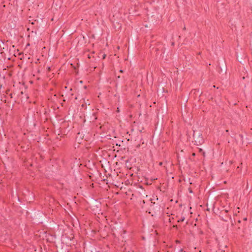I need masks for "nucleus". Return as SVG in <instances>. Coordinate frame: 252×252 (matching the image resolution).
<instances>
[{
	"label": "nucleus",
	"instance_id": "nucleus-1",
	"mask_svg": "<svg viewBox=\"0 0 252 252\" xmlns=\"http://www.w3.org/2000/svg\"><path fill=\"white\" fill-rule=\"evenodd\" d=\"M193 137L194 144L196 145H200L204 143V139L200 131L193 130Z\"/></svg>",
	"mask_w": 252,
	"mask_h": 252
},
{
	"label": "nucleus",
	"instance_id": "nucleus-2",
	"mask_svg": "<svg viewBox=\"0 0 252 252\" xmlns=\"http://www.w3.org/2000/svg\"><path fill=\"white\" fill-rule=\"evenodd\" d=\"M228 212L227 210H223L220 212L219 217L221 220L227 221L229 219H231V216L228 214Z\"/></svg>",
	"mask_w": 252,
	"mask_h": 252
},
{
	"label": "nucleus",
	"instance_id": "nucleus-3",
	"mask_svg": "<svg viewBox=\"0 0 252 252\" xmlns=\"http://www.w3.org/2000/svg\"><path fill=\"white\" fill-rule=\"evenodd\" d=\"M218 71H219V72L220 73H221L222 72L226 73V66L225 63H224V64L223 66L222 67V68H221V67H219Z\"/></svg>",
	"mask_w": 252,
	"mask_h": 252
},
{
	"label": "nucleus",
	"instance_id": "nucleus-4",
	"mask_svg": "<svg viewBox=\"0 0 252 252\" xmlns=\"http://www.w3.org/2000/svg\"><path fill=\"white\" fill-rule=\"evenodd\" d=\"M155 204V202H154V203H153V206H151V207H153V210H155V212H156V211H159V209H160V208H159V207H157V208H155L154 207V205Z\"/></svg>",
	"mask_w": 252,
	"mask_h": 252
},
{
	"label": "nucleus",
	"instance_id": "nucleus-5",
	"mask_svg": "<svg viewBox=\"0 0 252 252\" xmlns=\"http://www.w3.org/2000/svg\"><path fill=\"white\" fill-rule=\"evenodd\" d=\"M2 44H4V41L3 40H0V51H2V49H4V47H3L2 49L1 48V45Z\"/></svg>",
	"mask_w": 252,
	"mask_h": 252
},
{
	"label": "nucleus",
	"instance_id": "nucleus-6",
	"mask_svg": "<svg viewBox=\"0 0 252 252\" xmlns=\"http://www.w3.org/2000/svg\"><path fill=\"white\" fill-rule=\"evenodd\" d=\"M185 219V217H182L179 220H178V222L184 221Z\"/></svg>",
	"mask_w": 252,
	"mask_h": 252
},
{
	"label": "nucleus",
	"instance_id": "nucleus-7",
	"mask_svg": "<svg viewBox=\"0 0 252 252\" xmlns=\"http://www.w3.org/2000/svg\"><path fill=\"white\" fill-rule=\"evenodd\" d=\"M179 252H182L183 251V249L182 248H180L178 249Z\"/></svg>",
	"mask_w": 252,
	"mask_h": 252
},
{
	"label": "nucleus",
	"instance_id": "nucleus-8",
	"mask_svg": "<svg viewBox=\"0 0 252 252\" xmlns=\"http://www.w3.org/2000/svg\"><path fill=\"white\" fill-rule=\"evenodd\" d=\"M203 152H204V151H203V150L202 149H201V148L199 149V153H202Z\"/></svg>",
	"mask_w": 252,
	"mask_h": 252
},
{
	"label": "nucleus",
	"instance_id": "nucleus-9",
	"mask_svg": "<svg viewBox=\"0 0 252 252\" xmlns=\"http://www.w3.org/2000/svg\"><path fill=\"white\" fill-rule=\"evenodd\" d=\"M175 242H176V243L177 244H179V243H180V241L179 240H176V241H175Z\"/></svg>",
	"mask_w": 252,
	"mask_h": 252
},
{
	"label": "nucleus",
	"instance_id": "nucleus-10",
	"mask_svg": "<svg viewBox=\"0 0 252 252\" xmlns=\"http://www.w3.org/2000/svg\"><path fill=\"white\" fill-rule=\"evenodd\" d=\"M202 155L203 156V157L205 156V153L204 152H203Z\"/></svg>",
	"mask_w": 252,
	"mask_h": 252
},
{
	"label": "nucleus",
	"instance_id": "nucleus-11",
	"mask_svg": "<svg viewBox=\"0 0 252 252\" xmlns=\"http://www.w3.org/2000/svg\"><path fill=\"white\" fill-rule=\"evenodd\" d=\"M163 50H165V48H164V47H163V48L161 49V51H162V53H164V51H163Z\"/></svg>",
	"mask_w": 252,
	"mask_h": 252
},
{
	"label": "nucleus",
	"instance_id": "nucleus-12",
	"mask_svg": "<svg viewBox=\"0 0 252 252\" xmlns=\"http://www.w3.org/2000/svg\"><path fill=\"white\" fill-rule=\"evenodd\" d=\"M119 72L123 73L124 72V71H123V70L121 69V70H120Z\"/></svg>",
	"mask_w": 252,
	"mask_h": 252
},
{
	"label": "nucleus",
	"instance_id": "nucleus-13",
	"mask_svg": "<svg viewBox=\"0 0 252 252\" xmlns=\"http://www.w3.org/2000/svg\"><path fill=\"white\" fill-rule=\"evenodd\" d=\"M105 57H106V55H105V54H104V55L103 56V59H105Z\"/></svg>",
	"mask_w": 252,
	"mask_h": 252
},
{
	"label": "nucleus",
	"instance_id": "nucleus-14",
	"mask_svg": "<svg viewBox=\"0 0 252 252\" xmlns=\"http://www.w3.org/2000/svg\"><path fill=\"white\" fill-rule=\"evenodd\" d=\"M192 156H195V154L194 153H192Z\"/></svg>",
	"mask_w": 252,
	"mask_h": 252
},
{
	"label": "nucleus",
	"instance_id": "nucleus-15",
	"mask_svg": "<svg viewBox=\"0 0 252 252\" xmlns=\"http://www.w3.org/2000/svg\"><path fill=\"white\" fill-rule=\"evenodd\" d=\"M189 192H190V193H192V190H191V189H189Z\"/></svg>",
	"mask_w": 252,
	"mask_h": 252
},
{
	"label": "nucleus",
	"instance_id": "nucleus-16",
	"mask_svg": "<svg viewBox=\"0 0 252 252\" xmlns=\"http://www.w3.org/2000/svg\"><path fill=\"white\" fill-rule=\"evenodd\" d=\"M159 164L160 165H161L162 164V163L161 162H159Z\"/></svg>",
	"mask_w": 252,
	"mask_h": 252
},
{
	"label": "nucleus",
	"instance_id": "nucleus-17",
	"mask_svg": "<svg viewBox=\"0 0 252 252\" xmlns=\"http://www.w3.org/2000/svg\"><path fill=\"white\" fill-rule=\"evenodd\" d=\"M158 48H156V51L158 52Z\"/></svg>",
	"mask_w": 252,
	"mask_h": 252
},
{
	"label": "nucleus",
	"instance_id": "nucleus-18",
	"mask_svg": "<svg viewBox=\"0 0 252 252\" xmlns=\"http://www.w3.org/2000/svg\"><path fill=\"white\" fill-rule=\"evenodd\" d=\"M88 58H91V57H90V55H88Z\"/></svg>",
	"mask_w": 252,
	"mask_h": 252
},
{
	"label": "nucleus",
	"instance_id": "nucleus-19",
	"mask_svg": "<svg viewBox=\"0 0 252 252\" xmlns=\"http://www.w3.org/2000/svg\"><path fill=\"white\" fill-rule=\"evenodd\" d=\"M173 227H174V228H176V227H177V225H174V226H173Z\"/></svg>",
	"mask_w": 252,
	"mask_h": 252
},
{
	"label": "nucleus",
	"instance_id": "nucleus-20",
	"mask_svg": "<svg viewBox=\"0 0 252 252\" xmlns=\"http://www.w3.org/2000/svg\"><path fill=\"white\" fill-rule=\"evenodd\" d=\"M174 45V42H172V45Z\"/></svg>",
	"mask_w": 252,
	"mask_h": 252
},
{
	"label": "nucleus",
	"instance_id": "nucleus-21",
	"mask_svg": "<svg viewBox=\"0 0 252 252\" xmlns=\"http://www.w3.org/2000/svg\"><path fill=\"white\" fill-rule=\"evenodd\" d=\"M150 200L151 201V203H153L152 199H150Z\"/></svg>",
	"mask_w": 252,
	"mask_h": 252
},
{
	"label": "nucleus",
	"instance_id": "nucleus-22",
	"mask_svg": "<svg viewBox=\"0 0 252 252\" xmlns=\"http://www.w3.org/2000/svg\"><path fill=\"white\" fill-rule=\"evenodd\" d=\"M48 70H50V67H48Z\"/></svg>",
	"mask_w": 252,
	"mask_h": 252
},
{
	"label": "nucleus",
	"instance_id": "nucleus-23",
	"mask_svg": "<svg viewBox=\"0 0 252 252\" xmlns=\"http://www.w3.org/2000/svg\"><path fill=\"white\" fill-rule=\"evenodd\" d=\"M200 54H201V52H199V53H198V55H200Z\"/></svg>",
	"mask_w": 252,
	"mask_h": 252
},
{
	"label": "nucleus",
	"instance_id": "nucleus-24",
	"mask_svg": "<svg viewBox=\"0 0 252 252\" xmlns=\"http://www.w3.org/2000/svg\"><path fill=\"white\" fill-rule=\"evenodd\" d=\"M82 106L83 107L84 106V104H83L82 105Z\"/></svg>",
	"mask_w": 252,
	"mask_h": 252
},
{
	"label": "nucleus",
	"instance_id": "nucleus-25",
	"mask_svg": "<svg viewBox=\"0 0 252 252\" xmlns=\"http://www.w3.org/2000/svg\"><path fill=\"white\" fill-rule=\"evenodd\" d=\"M247 220V218H245V219H244V220Z\"/></svg>",
	"mask_w": 252,
	"mask_h": 252
},
{
	"label": "nucleus",
	"instance_id": "nucleus-26",
	"mask_svg": "<svg viewBox=\"0 0 252 252\" xmlns=\"http://www.w3.org/2000/svg\"><path fill=\"white\" fill-rule=\"evenodd\" d=\"M120 78V76H118V78Z\"/></svg>",
	"mask_w": 252,
	"mask_h": 252
},
{
	"label": "nucleus",
	"instance_id": "nucleus-27",
	"mask_svg": "<svg viewBox=\"0 0 252 252\" xmlns=\"http://www.w3.org/2000/svg\"><path fill=\"white\" fill-rule=\"evenodd\" d=\"M230 163H232V161H230Z\"/></svg>",
	"mask_w": 252,
	"mask_h": 252
}]
</instances>
